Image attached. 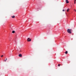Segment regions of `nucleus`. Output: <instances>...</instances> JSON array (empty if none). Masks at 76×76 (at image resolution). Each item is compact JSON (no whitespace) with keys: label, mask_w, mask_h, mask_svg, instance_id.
Segmentation results:
<instances>
[{"label":"nucleus","mask_w":76,"mask_h":76,"mask_svg":"<svg viewBox=\"0 0 76 76\" xmlns=\"http://www.w3.org/2000/svg\"><path fill=\"white\" fill-rule=\"evenodd\" d=\"M75 1H76V0H74V4H76Z\"/></svg>","instance_id":"1a4fd4ad"},{"label":"nucleus","mask_w":76,"mask_h":76,"mask_svg":"<svg viewBox=\"0 0 76 76\" xmlns=\"http://www.w3.org/2000/svg\"><path fill=\"white\" fill-rule=\"evenodd\" d=\"M14 48H15V47H14Z\"/></svg>","instance_id":"dca6fc26"},{"label":"nucleus","mask_w":76,"mask_h":76,"mask_svg":"<svg viewBox=\"0 0 76 76\" xmlns=\"http://www.w3.org/2000/svg\"><path fill=\"white\" fill-rule=\"evenodd\" d=\"M67 32L69 34H72V29H68Z\"/></svg>","instance_id":"f257e3e1"},{"label":"nucleus","mask_w":76,"mask_h":76,"mask_svg":"<svg viewBox=\"0 0 76 76\" xmlns=\"http://www.w3.org/2000/svg\"><path fill=\"white\" fill-rule=\"evenodd\" d=\"M6 60H4V61H5V62H6Z\"/></svg>","instance_id":"4468645a"},{"label":"nucleus","mask_w":76,"mask_h":76,"mask_svg":"<svg viewBox=\"0 0 76 76\" xmlns=\"http://www.w3.org/2000/svg\"><path fill=\"white\" fill-rule=\"evenodd\" d=\"M74 10H75V11L76 12V10L74 9Z\"/></svg>","instance_id":"ddd939ff"},{"label":"nucleus","mask_w":76,"mask_h":76,"mask_svg":"<svg viewBox=\"0 0 76 76\" xmlns=\"http://www.w3.org/2000/svg\"><path fill=\"white\" fill-rule=\"evenodd\" d=\"M1 57H5L4 56V55H2L1 56Z\"/></svg>","instance_id":"9d476101"},{"label":"nucleus","mask_w":76,"mask_h":76,"mask_svg":"<svg viewBox=\"0 0 76 76\" xmlns=\"http://www.w3.org/2000/svg\"><path fill=\"white\" fill-rule=\"evenodd\" d=\"M66 3H69V2L68 1V0H66Z\"/></svg>","instance_id":"20e7f679"},{"label":"nucleus","mask_w":76,"mask_h":76,"mask_svg":"<svg viewBox=\"0 0 76 76\" xmlns=\"http://www.w3.org/2000/svg\"><path fill=\"white\" fill-rule=\"evenodd\" d=\"M70 10L69 8H68L67 10V12H69V11Z\"/></svg>","instance_id":"6e6552de"},{"label":"nucleus","mask_w":76,"mask_h":76,"mask_svg":"<svg viewBox=\"0 0 76 76\" xmlns=\"http://www.w3.org/2000/svg\"><path fill=\"white\" fill-rule=\"evenodd\" d=\"M11 17L12 18H15V16L14 15L13 16H12Z\"/></svg>","instance_id":"39448f33"},{"label":"nucleus","mask_w":76,"mask_h":76,"mask_svg":"<svg viewBox=\"0 0 76 76\" xmlns=\"http://www.w3.org/2000/svg\"><path fill=\"white\" fill-rule=\"evenodd\" d=\"M18 56H19L20 57H22V54H20Z\"/></svg>","instance_id":"7ed1b4c3"},{"label":"nucleus","mask_w":76,"mask_h":76,"mask_svg":"<svg viewBox=\"0 0 76 76\" xmlns=\"http://www.w3.org/2000/svg\"><path fill=\"white\" fill-rule=\"evenodd\" d=\"M62 11H63V12H64L65 10H62Z\"/></svg>","instance_id":"f8f14e48"},{"label":"nucleus","mask_w":76,"mask_h":76,"mask_svg":"<svg viewBox=\"0 0 76 76\" xmlns=\"http://www.w3.org/2000/svg\"><path fill=\"white\" fill-rule=\"evenodd\" d=\"M68 52L67 51H66L65 52V53L66 54H67L68 53Z\"/></svg>","instance_id":"0eeeda50"},{"label":"nucleus","mask_w":76,"mask_h":76,"mask_svg":"<svg viewBox=\"0 0 76 76\" xmlns=\"http://www.w3.org/2000/svg\"><path fill=\"white\" fill-rule=\"evenodd\" d=\"M27 41L28 42H30V41H31V39H30V38H28L27 39Z\"/></svg>","instance_id":"f03ea898"},{"label":"nucleus","mask_w":76,"mask_h":76,"mask_svg":"<svg viewBox=\"0 0 76 76\" xmlns=\"http://www.w3.org/2000/svg\"><path fill=\"white\" fill-rule=\"evenodd\" d=\"M60 66H61L60 64H58V66L59 67H60Z\"/></svg>","instance_id":"9b49d317"},{"label":"nucleus","mask_w":76,"mask_h":76,"mask_svg":"<svg viewBox=\"0 0 76 76\" xmlns=\"http://www.w3.org/2000/svg\"><path fill=\"white\" fill-rule=\"evenodd\" d=\"M12 33L13 34H14V33H15V31H12Z\"/></svg>","instance_id":"423d86ee"},{"label":"nucleus","mask_w":76,"mask_h":76,"mask_svg":"<svg viewBox=\"0 0 76 76\" xmlns=\"http://www.w3.org/2000/svg\"><path fill=\"white\" fill-rule=\"evenodd\" d=\"M6 60H7V58H6Z\"/></svg>","instance_id":"2eb2a0df"}]
</instances>
